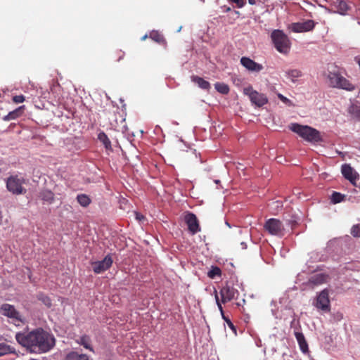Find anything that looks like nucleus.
I'll return each mask as SVG.
<instances>
[{"instance_id":"obj_8","label":"nucleus","mask_w":360,"mask_h":360,"mask_svg":"<svg viewBox=\"0 0 360 360\" xmlns=\"http://www.w3.org/2000/svg\"><path fill=\"white\" fill-rule=\"evenodd\" d=\"M264 229L269 234L281 237L284 235L285 228L281 221L271 218L266 221Z\"/></svg>"},{"instance_id":"obj_29","label":"nucleus","mask_w":360,"mask_h":360,"mask_svg":"<svg viewBox=\"0 0 360 360\" xmlns=\"http://www.w3.org/2000/svg\"><path fill=\"white\" fill-rule=\"evenodd\" d=\"M336 8L338 11L342 15L345 14L349 9L347 4L343 0H338L337 1Z\"/></svg>"},{"instance_id":"obj_41","label":"nucleus","mask_w":360,"mask_h":360,"mask_svg":"<svg viewBox=\"0 0 360 360\" xmlns=\"http://www.w3.org/2000/svg\"><path fill=\"white\" fill-rule=\"evenodd\" d=\"M248 3L250 5H255V4H256V0H248Z\"/></svg>"},{"instance_id":"obj_19","label":"nucleus","mask_w":360,"mask_h":360,"mask_svg":"<svg viewBox=\"0 0 360 360\" xmlns=\"http://www.w3.org/2000/svg\"><path fill=\"white\" fill-rule=\"evenodd\" d=\"M77 342L78 344L82 345L84 348L94 352V349L91 347V338L89 335H82V337L79 338V340H77Z\"/></svg>"},{"instance_id":"obj_16","label":"nucleus","mask_w":360,"mask_h":360,"mask_svg":"<svg viewBox=\"0 0 360 360\" xmlns=\"http://www.w3.org/2000/svg\"><path fill=\"white\" fill-rule=\"evenodd\" d=\"M15 349L5 342H0V357L8 354H15Z\"/></svg>"},{"instance_id":"obj_40","label":"nucleus","mask_w":360,"mask_h":360,"mask_svg":"<svg viewBox=\"0 0 360 360\" xmlns=\"http://www.w3.org/2000/svg\"><path fill=\"white\" fill-rule=\"evenodd\" d=\"M186 152L188 153H191L192 155H195V149H190L189 150H187Z\"/></svg>"},{"instance_id":"obj_7","label":"nucleus","mask_w":360,"mask_h":360,"mask_svg":"<svg viewBox=\"0 0 360 360\" xmlns=\"http://www.w3.org/2000/svg\"><path fill=\"white\" fill-rule=\"evenodd\" d=\"M243 91L245 95L249 97L251 103L257 107H262L268 103L266 96L254 90L251 86L245 87Z\"/></svg>"},{"instance_id":"obj_24","label":"nucleus","mask_w":360,"mask_h":360,"mask_svg":"<svg viewBox=\"0 0 360 360\" xmlns=\"http://www.w3.org/2000/svg\"><path fill=\"white\" fill-rule=\"evenodd\" d=\"M285 75L292 82H295L302 75V72L297 69L289 70L285 72Z\"/></svg>"},{"instance_id":"obj_44","label":"nucleus","mask_w":360,"mask_h":360,"mask_svg":"<svg viewBox=\"0 0 360 360\" xmlns=\"http://www.w3.org/2000/svg\"><path fill=\"white\" fill-rule=\"evenodd\" d=\"M3 339V337L0 335V340Z\"/></svg>"},{"instance_id":"obj_15","label":"nucleus","mask_w":360,"mask_h":360,"mask_svg":"<svg viewBox=\"0 0 360 360\" xmlns=\"http://www.w3.org/2000/svg\"><path fill=\"white\" fill-rule=\"evenodd\" d=\"M219 293L221 297V302L226 303L233 300L238 292L233 286L226 285L221 288Z\"/></svg>"},{"instance_id":"obj_43","label":"nucleus","mask_w":360,"mask_h":360,"mask_svg":"<svg viewBox=\"0 0 360 360\" xmlns=\"http://www.w3.org/2000/svg\"><path fill=\"white\" fill-rule=\"evenodd\" d=\"M146 37H147V35H145L144 37H143L142 39H146Z\"/></svg>"},{"instance_id":"obj_18","label":"nucleus","mask_w":360,"mask_h":360,"mask_svg":"<svg viewBox=\"0 0 360 360\" xmlns=\"http://www.w3.org/2000/svg\"><path fill=\"white\" fill-rule=\"evenodd\" d=\"M23 109H24V106H20L19 108H16L15 110L8 112V114L6 115L3 118V120L4 121H9V120H15V119L19 117L22 114Z\"/></svg>"},{"instance_id":"obj_12","label":"nucleus","mask_w":360,"mask_h":360,"mask_svg":"<svg viewBox=\"0 0 360 360\" xmlns=\"http://www.w3.org/2000/svg\"><path fill=\"white\" fill-rule=\"evenodd\" d=\"M112 264V259L110 255H107L101 261L94 262L91 263L93 271L96 274H101L110 268Z\"/></svg>"},{"instance_id":"obj_23","label":"nucleus","mask_w":360,"mask_h":360,"mask_svg":"<svg viewBox=\"0 0 360 360\" xmlns=\"http://www.w3.org/2000/svg\"><path fill=\"white\" fill-rule=\"evenodd\" d=\"M65 360H89V359L86 354L72 351L66 355Z\"/></svg>"},{"instance_id":"obj_31","label":"nucleus","mask_w":360,"mask_h":360,"mask_svg":"<svg viewBox=\"0 0 360 360\" xmlns=\"http://www.w3.org/2000/svg\"><path fill=\"white\" fill-rule=\"evenodd\" d=\"M221 275V271L218 266H212L211 269L208 271L207 276L210 278H214L216 276H220Z\"/></svg>"},{"instance_id":"obj_9","label":"nucleus","mask_w":360,"mask_h":360,"mask_svg":"<svg viewBox=\"0 0 360 360\" xmlns=\"http://www.w3.org/2000/svg\"><path fill=\"white\" fill-rule=\"evenodd\" d=\"M314 306L323 311H330V300L328 289L323 290L318 295Z\"/></svg>"},{"instance_id":"obj_37","label":"nucleus","mask_w":360,"mask_h":360,"mask_svg":"<svg viewBox=\"0 0 360 360\" xmlns=\"http://www.w3.org/2000/svg\"><path fill=\"white\" fill-rule=\"evenodd\" d=\"M229 1L236 4L238 8H242L246 4L245 0H229Z\"/></svg>"},{"instance_id":"obj_34","label":"nucleus","mask_w":360,"mask_h":360,"mask_svg":"<svg viewBox=\"0 0 360 360\" xmlns=\"http://www.w3.org/2000/svg\"><path fill=\"white\" fill-rule=\"evenodd\" d=\"M351 234L354 237L360 238V225L359 224H356L352 226V230H351Z\"/></svg>"},{"instance_id":"obj_3","label":"nucleus","mask_w":360,"mask_h":360,"mask_svg":"<svg viewBox=\"0 0 360 360\" xmlns=\"http://www.w3.org/2000/svg\"><path fill=\"white\" fill-rule=\"evenodd\" d=\"M28 179L25 177L14 174L8 176L6 181L7 190L13 195H24L27 192V189L23 186L27 184Z\"/></svg>"},{"instance_id":"obj_30","label":"nucleus","mask_w":360,"mask_h":360,"mask_svg":"<svg viewBox=\"0 0 360 360\" xmlns=\"http://www.w3.org/2000/svg\"><path fill=\"white\" fill-rule=\"evenodd\" d=\"M37 299L47 307H51L52 305L51 300L50 299V297L43 292H39L37 295Z\"/></svg>"},{"instance_id":"obj_25","label":"nucleus","mask_w":360,"mask_h":360,"mask_svg":"<svg viewBox=\"0 0 360 360\" xmlns=\"http://www.w3.org/2000/svg\"><path fill=\"white\" fill-rule=\"evenodd\" d=\"M150 38L160 44H165L166 40L163 35L158 31H153L150 34Z\"/></svg>"},{"instance_id":"obj_6","label":"nucleus","mask_w":360,"mask_h":360,"mask_svg":"<svg viewBox=\"0 0 360 360\" xmlns=\"http://www.w3.org/2000/svg\"><path fill=\"white\" fill-rule=\"evenodd\" d=\"M328 78L330 85L333 87L340 88L348 91L354 89V86L346 78L338 72H329Z\"/></svg>"},{"instance_id":"obj_32","label":"nucleus","mask_w":360,"mask_h":360,"mask_svg":"<svg viewBox=\"0 0 360 360\" xmlns=\"http://www.w3.org/2000/svg\"><path fill=\"white\" fill-rule=\"evenodd\" d=\"M344 197L341 193L334 191L331 196V201L335 204L339 203L343 200Z\"/></svg>"},{"instance_id":"obj_22","label":"nucleus","mask_w":360,"mask_h":360,"mask_svg":"<svg viewBox=\"0 0 360 360\" xmlns=\"http://www.w3.org/2000/svg\"><path fill=\"white\" fill-rule=\"evenodd\" d=\"M39 198L43 201L51 204L54 201V193L49 190H44L39 193Z\"/></svg>"},{"instance_id":"obj_4","label":"nucleus","mask_w":360,"mask_h":360,"mask_svg":"<svg viewBox=\"0 0 360 360\" xmlns=\"http://www.w3.org/2000/svg\"><path fill=\"white\" fill-rule=\"evenodd\" d=\"M0 314L6 316L10 320V323L15 326H20L25 323V318L12 304L8 303L1 304L0 307Z\"/></svg>"},{"instance_id":"obj_36","label":"nucleus","mask_w":360,"mask_h":360,"mask_svg":"<svg viewBox=\"0 0 360 360\" xmlns=\"http://www.w3.org/2000/svg\"><path fill=\"white\" fill-rule=\"evenodd\" d=\"M25 101L23 95H17L13 97V101L15 103H21Z\"/></svg>"},{"instance_id":"obj_39","label":"nucleus","mask_w":360,"mask_h":360,"mask_svg":"<svg viewBox=\"0 0 360 360\" xmlns=\"http://www.w3.org/2000/svg\"><path fill=\"white\" fill-rule=\"evenodd\" d=\"M135 215H136V219L139 221H142L143 220L145 219V217L143 214L139 213V212H135Z\"/></svg>"},{"instance_id":"obj_5","label":"nucleus","mask_w":360,"mask_h":360,"mask_svg":"<svg viewBox=\"0 0 360 360\" xmlns=\"http://www.w3.org/2000/svg\"><path fill=\"white\" fill-rule=\"evenodd\" d=\"M271 38L276 49L278 52L284 54L289 52L290 49V41L282 30H274L271 34Z\"/></svg>"},{"instance_id":"obj_2","label":"nucleus","mask_w":360,"mask_h":360,"mask_svg":"<svg viewBox=\"0 0 360 360\" xmlns=\"http://www.w3.org/2000/svg\"><path fill=\"white\" fill-rule=\"evenodd\" d=\"M289 129L308 142L318 143L322 141L320 132L308 125L292 123Z\"/></svg>"},{"instance_id":"obj_13","label":"nucleus","mask_w":360,"mask_h":360,"mask_svg":"<svg viewBox=\"0 0 360 360\" xmlns=\"http://www.w3.org/2000/svg\"><path fill=\"white\" fill-rule=\"evenodd\" d=\"M240 64L248 71L252 72H259L264 69L262 64L256 63L255 60L245 56L240 58Z\"/></svg>"},{"instance_id":"obj_42","label":"nucleus","mask_w":360,"mask_h":360,"mask_svg":"<svg viewBox=\"0 0 360 360\" xmlns=\"http://www.w3.org/2000/svg\"><path fill=\"white\" fill-rule=\"evenodd\" d=\"M120 56H119V58L117 59L118 61L120 60L124 57V53H122V52H120Z\"/></svg>"},{"instance_id":"obj_26","label":"nucleus","mask_w":360,"mask_h":360,"mask_svg":"<svg viewBox=\"0 0 360 360\" xmlns=\"http://www.w3.org/2000/svg\"><path fill=\"white\" fill-rule=\"evenodd\" d=\"M98 139L104 145L107 150L111 149V142L105 132H100L98 135Z\"/></svg>"},{"instance_id":"obj_14","label":"nucleus","mask_w":360,"mask_h":360,"mask_svg":"<svg viewBox=\"0 0 360 360\" xmlns=\"http://www.w3.org/2000/svg\"><path fill=\"white\" fill-rule=\"evenodd\" d=\"M341 172L343 176L353 184H355L359 178L358 173L349 164L342 165Z\"/></svg>"},{"instance_id":"obj_38","label":"nucleus","mask_w":360,"mask_h":360,"mask_svg":"<svg viewBox=\"0 0 360 360\" xmlns=\"http://www.w3.org/2000/svg\"><path fill=\"white\" fill-rule=\"evenodd\" d=\"M214 292H215V300H216V302H217V307H218L219 311H221V315L223 316L224 315V311H223L222 306H221V303L219 302L217 292V290H215Z\"/></svg>"},{"instance_id":"obj_35","label":"nucleus","mask_w":360,"mask_h":360,"mask_svg":"<svg viewBox=\"0 0 360 360\" xmlns=\"http://www.w3.org/2000/svg\"><path fill=\"white\" fill-rule=\"evenodd\" d=\"M223 319L226 321L228 326L233 331L235 334H236V328L231 321L228 318L223 315Z\"/></svg>"},{"instance_id":"obj_21","label":"nucleus","mask_w":360,"mask_h":360,"mask_svg":"<svg viewBox=\"0 0 360 360\" xmlns=\"http://www.w3.org/2000/svg\"><path fill=\"white\" fill-rule=\"evenodd\" d=\"M191 80L197 84L200 88L204 90H208L210 88V84L202 77L198 76H192Z\"/></svg>"},{"instance_id":"obj_10","label":"nucleus","mask_w":360,"mask_h":360,"mask_svg":"<svg viewBox=\"0 0 360 360\" xmlns=\"http://www.w3.org/2000/svg\"><path fill=\"white\" fill-rule=\"evenodd\" d=\"M315 27V22L312 20H307L304 22H293L289 25V29L293 32H306L311 31Z\"/></svg>"},{"instance_id":"obj_11","label":"nucleus","mask_w":360,"mask_h":360,"mask_svg":"<svg viewBox=\"0 0 360 360\" xmlns=\"http://www.w3.org/2000/svg\"><path fill=\"white\" fill-rule=\"evenodd\" d=\"M184 221L188 226L189 232L194 235L200 231L199 221L195 214L188 212L184 217Z\"/></svg>"},{"instance_id":"obj_17","label":"nucleus","mask_w":360,"mask_h":360,"mask_svg":"<svg viewBox=\"0 0 360 360\" xmlns=\"http://www.w3.org/2000/svg\"><path fill=\"white\" fill-rule=\"evenodd\" d=\"M328 276L324 274H318L311 276L309 279V283L318 285L323 284L327 281Z\"/></svg>"},{"instance_id":"obj_28","label":"nucleus","mask_w":360,"mask_h":360,"mask_svg":"<svg viewBox=\"0 0 360 360\" xmlns=\"http://www.w3.org/2000/svg\"><path fill=\"white\" fill-rule=\"evenodd\" d=\"M77 200L79 204L82 207H87L91 202L89 197L86 194H79L77 196Z\"/></svg>"},{"instance_id":"obj_27","label":"nucleus","mask_w":360,"mask_h":360,"mask_svg":"<svg viewBox=\"0 0 360 360\" xmlns=\"http://www.w3.org/2000/svg\"><path fill=\"white\" fill-rule=\"evenodd\" d=\"M215 89L220 94L226 95L229 93V86L223 82H217L214 84Z\"/></svg>"},{"instance_id":"obj_33","label":"nucleus","mask_w":360,"mask_h":360,"mask_svg":"<svg viewBox=\"0 0 360 360\" xmlns=\"http://www.w3.org/2000/svg\"><path fill=\"white\" fill-rule=\"evenodd\" d=\"M277 96L286 105H288V106H292L293 105L292 102L290 99H288V98L284 96L283 94H281L280 93H278L277 94Z\"/></svg>"},{"instance_id":"obj_20","label":"nucleus","mask_w":360,"mask_h":360,"mask_svg":"<svg viewBox=\"0 0 360 360\" xmlns=\"http://www.w3.org/2000/svg\"><path fill=\"white\" fill-rule=\"evenodd\" d=\"M295 338L297 339V342L299 343L300 349L303 352H306L308 351V345L307 341L305 340V338L302 333L297 332L295 333Z\"/></svg>"},{"instance_id":"obj_1","label":"nucleus","mask_w":360,"mask_h":360,"mask_svg":"<svg viewBox=\"0 0 360 360\" xmlns=\"http://www.w3.org/2000/svg\"><path fill=\"white\" fill-rule=\"evenodd\" d=\"M15 338L30 353L38 354L49 352L56 344L53 335L41 328L16 333Z\"/></svg>"}]
</instances>
